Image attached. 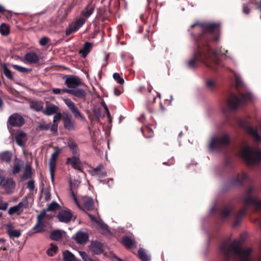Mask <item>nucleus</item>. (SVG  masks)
Wrapping results in <instances>:
<instances>
[{
  "label": "nucleus",
  "instance_id": "1",
  "mask_svg": "<svg viewBox=\"0 0 261 261\" xmlns=\"http://www.w3.org/2000/svg\"><path fill=\"white\" fill-rule=\"evenodd\" d=\"M197 27L198 31H201L202 33L200 35L199 38L201 41H202L203 48L208 47V49H205L206 55L210 54L207 59L211 67L213 68V64L218 65L219 63V55H224L227 50H222L217 48L215 50L212 51L210 46V38H212L213 41H217L219 36L220 24L216 23L203 22L196 23L191 25V28Z\"/></svg>",
  "mask_w": 261,
  "mask_h": 261
},
{
  "label": "nucleus",
  "instance_id": "2",
  "mask_svg": "<svg viewBox=\"0 0 261 261\" xmlns=\"http://www.w3.org/2000/svg\"><path fill=\"white\" fill-rule=\"evenodd\" d=\"M241 241L235 240L230 244L225 242L221 246V250L227 258H234L237 261H250L252 250L251 248H242Z\"/></svg>",
  "mask_w": 261,
  "mask_h": 261
},
{
  "label": "nucleus",
  "instance_id": "3",
  "mask_svg": "<svg viewBox=\"0 0 261 261\" xmlns=\"http://www.w3.org/2000/svg\"><path fill=\"white\" fill-rule=\"evenodd\" d=\"M240 155L249 165L261 163V150L258 148L246 146L241 149Z\"/></svg>",
  "mask_w": 261,
  "mask_h": 261
},
{
  "label": "nucleus",
  "instance_id": "4",
  "mask_svg": "<svg viewBox=\"0 0 261 261\" xmlns=\"http://www.w3.org/2000/svg\"><path fill=\"white\" fill-rule=\"evenodd\" d=\"M208 47H205L203 48L202 41H201L199 37L197 41V49L194 53L193 58L189 60L188 63V66L190 68H194L196 67V62L199 61L204 63L206 66L211 68L208 60V57L210 54L206 55L205 49H208Z\"/></svg>",
  "mask_w": 261,
  "mask_h": 261
},
{
  "label": "nucleus",
  "instance_id": "5",
  "mask_svg": "<svg viewBox=\"0 0 261 261\" xmlns=\"http://www.w3.org/2000/svg\"><path fill=\"white\" fill-rule=\"evenodd\" d=\"M252 99V94L249 92L245 94H241L239 96L232 94L228 98L227 104L230 110L234 111L251 100Z\"/></svg>",
  "mask_w": 261,
  "mask_h": 261
},
{
  "label": "nucleus",
  "instance_id": "6",
  "mask_svg": "<svg viewBox=\"0 0 261 261\" xmlns=\"http://www.w3.org/2000/svg\"><path fill=\"white\" fill-rule=\"evenodd\" d=\"M229 143V138L227 134H223L219 137H212L209 147L212 150H221L225 147Z\"/></svg>",
  "mask_w": 261,
  "mask_h": 261
},
{
  "label": "nucleus",
  "instance_id": "7",
  "mask_svg": "<svg viewBox=\"0 0 261 261\" xmlns=\"http://www.w3.org/2000/svg\"><path fill=\"white\" fill-rule=\"evenodd\" d=\"M64 103L70 109L75 118L82 121H86V118L82 115L79 109L76 107L75 103L70 99L65 98L63 99Z\"/></svg>",
  "mask_w": 261,
  "mask_h": 261
},
{
  "label": "nucleus",
  "instance_id": "8",
  "mask_svg": "<svg viewBox=\"0 0 261 261\" xmlns=\"http://www.w3.org/2000/svg\"><path fill=\"white\" fill-rule=\"evenodd\" d=\"M25 120L23 117L18 113H14L10 115L7 121L8 127H19L24 123Z\"/></svg>",
  "mask_w": 261,
  "mask_h": 261
},
{
  "label": "nucleus",
  "instance_id": "9",
  "mask_svg": "<svg viewBox=\"0 0 261 261\" xmlns=\"http://www.w3.org/2000/svg\"><path fill=\"white\" fill-rule=\"evenodd\" d=\"M15 186V182L12 178H5L0 174V187L5 189L7 193H12Z\"/></svg>",
  "mask_w": 261,
  "mask_h": 261
},
{
  "label": "nucleus",
  "instance_id": "10",
  "mask_svg": "<svg viewBox=\"0 0 261 261\" xmlns=\"http://www.w3.org/2000/svg\"><path fill=\"white\" fill-rule=\"evenodd\" d=\"M65 84L68 88V89H74L82 85L80 79L74 75H67L66 77Z\"/></svg>",
  "mask_w": 261,
  "mask_h": 261
},
{
  "label": "nucleus",
  "instance_id": "11",
  "mask_svg": "<svg viewBox=\"0 0 261 261\" xmlns=\"http://www.w3.org/2000/svg\"><path fill=\"white\" fill-rule=\"evenodd\" d=\"M29 207V203L27 197L23 198L21 201L18 204L11 207L8 211L9 215H13L20 211H22L23 208H27Z\"/></svg>",
  "mask_w": 261,
  "mask_h": 261
},
{
  "label": "nucleus",
  "instance_id": "12",
  "mask_svg": "<svg viewBox=\"0 0 261 261\" xmlns=\"http://www.w3.org/2000/svg\"><path fill=\"white\" fill-rule=\"evenodd\" d=\"M64 128L68 130H74L76 127V123L71 115H67L63 118Z\"/></svg>",
  "mask_w": 261,
  "mask_h": 261
},
{
  "label": "nucleus",
  "instance_id": "13",
  "mask_svg": "<svg viewBox=\"0 0 261 261\" xmlns=\"http://www.w3.org/2000/svg\"><path fill=\"white\" fill-rule=\"evenodd\" d=\"M244 202L247 206H253L255 211L261 210V200L248 196L244 199Z\"/></svg>",
  "mask_w": 261,
  "mask_h": 261
},
{
  "label": "nucleus",
  "instance_id": "14",
  "mask_svg": "<svg viewBox=\"0 0 261 261\" xmlns=\"http://www.w3.org/2000/svg\"><path fill=\"white\" fill-rule=\"evenodd\" d=\"M66 164L70 165L72 168L81 171L82 167L80 161L79 156H73L71 158H68L66 161Z\"/></svg>",
  "mask_w": 261,
  "mask_h": 261
},
{
  "label": "nucleus",
  "instance_id": "15",
  "mask_svg": "<svg viewBox=\"0 0 261 261\" xmlns=\"http://www.w3.org/2000/svg\"><path fill=\"white\" fill-rule=\"evenodd\" d=\"M63 91L79 98H85L86 96V93L83 89H77L76 88L74 89H63Z\"/></svg>",
  "mask_w": 261,
  "mask_h": 261
},
{
  "label": "nucleus",
  "instance_id": "16",
  "mask_svg": "<svg viewBox=\"0 0 261 261\" xmlns=\"http://www.w3.org/2000/svg\"><path fill=\"white\" fill-rule=\"evenodd\" d=\"M59 107L47 102L45 109L43 108V114L47 116H50L55 114L59 111Z\"/></svg>",
  "mask_w": 261,
  "mask_h": 261
},
{
  "label": "nucleus",
  "instance_id": "17",
  "mask_svg": "<svg viewBox=\"0 0 261 261\" xmlns=\"http://www.w3.org/2000/svg\"><path fill=\"white\" fill-rule=\"evenodd\" d=\"M72 216L71 212L69 210L62 211L58 215L59 221L64 223L69 222L71 219Z\"/></svg>",
  "mask_w": 261,
  "mask_h": 261
},
{
  "label": "nucleus",
  "instance_id": "18",
  "mask_svg": "<svg viewBox=\"0 0 261 261\" xmlns=\"http://www.w3.org/2000/svg\"><path fill=\"white\" fill-rule=\"evenodd\" d=\"M88 236L86 232L78 231L74 237V239L77 244H85L88 240Z\"/></svg>",
  "mask_w": 261,
  "mask_h": 261
},
{
  "label": "nucleus",
  "instance_id": "19",
  "mask_svg": "<svg viewBox=\"0 0 261 261\" xmlns=\"http://www.w3.org/2000/svg\"><path fill=\"white\" fill-rule=\"evenodd\" d=\"M90 249L94 254H100L103 251V244L98 242H92L90 246Z\"/></svg>",
  "mask_w": 261,
  "mask_h": 261
},
{
  "label": "nucleus",
  "instance_id": "20",
  "mask_svg": "<svg viewBox=\"0 0 261 261\" xmlns=\"http://www.w3.org/2000/svg\"><path fill=\"white\" fill-rule=\"evenodd\" d=\"M7 231L9 236L11 238H18L21 235V231L15 229L12 224L7 225Z\"/></svg>",
  "mask_w": 261,
  "mask_h": 261
},
{
  "label": "nucleus",
  "instance_id": "21",
  "mask_svg": "<svg viewBox=\"0 0 261 261\" xmlns=\"http://www.w3.org/2000/svg\"><path fill=\"white\" fill-rule=\"evenodd\" d=\"M30 108L37 112H42L44 108V102L42 101L34 100L30 102Z\"/></svg>",
  "mask_w": 261,
  "mask_h": 261
},
{
  "label": "nucleus",
  "instance_id": "22",
  "mask_svg": "<svg viewBox=\"0 0 261 261\" xmlns=\"http://www.w3.org/2000/svg\"><path fill=\"white\" fill-rule=\"evenodd\" d=\"M16 143L20 146H23L26 140V134L22 131H19L15 136Z\"/></svg>",
  "mask_w": 261,
  "mask_h": 261
},
{
  "label": "nucleus",
  "instance_id": "23",
  "mask_svg": "<svg viewBox=\"0 0 261 261\" xmlns=\"http://www.w3.org/2000/svg\"><path fill=\"white\" fill-rule=\"evenodd\" d=\"M27 61L30 63H37L39 61L37 55L35 53H29L24 57Z\"/></svg>",
  "mask_w": 261,
  "mask_h": 261
},
{
  "label": "nucleus",
  "instance_id": "24",
  "mask_svg": "<svg viewBox=\"0 0 261 261\" xmlns=\"http://www.w3.org/2000/svg\"><path fill=\"white\" fill-rule=\"evenodd\" d=\"M68 146L72 151L73 156H79V148L75 143L72 141H69L68 142Z\"/></svg>",
  "mask_w": 261,
  "mask_h": 261
},
{
  "label": "nucleus",
  "instance_id": "25",
  "mask_svg": "<svg viewBox=\"0 0 261 261\" xmlns=\"http://www.w3.org/2000/svg\"><path fill=\"white\" fill-rule=\"evenodd\" d=\"M64 261H81L76 258L74 255L68 251H65L63 254Z\"/></svg>",
  "mask_w": 261,
  "mask_h": 261
},
{
  "label": "nucleus",
  "instance_id": "26",
  "mask_svg": "<svg viewBox=\"0 0 261 261\" xmlns=\"http://www.w3.org/2000/svg\"><path fill=\"white\" fill-rule=\"evenodd\" d=\"M92 44L90 42H86L84 45L83 48L80 50V52L82 54V57H85L90 51L92 48Z\"/></svg>",
  "mask_w": 261,
  "mask_h": 261
},
{
  "label": "nucleus",
  "instance_id": "27",
  "mask_svg": "<svg viewBox=\"0 0 261 261\" xmlns=\"http://www.w3.org/2000/svg\"><path fill=\"white\" fill-rule=\"evenodd\" d=\"M96 223L98 224V229L101 231L102 233H106L110 232L108 226L106 224L101 220L99 221H96Z\"/></svg>",
  "mask_w": 261,
  "mask_h": 261
},
{
  "label": "nucleus",
  "instance_id": "28",
  "mask_svg": "<svg viewBox=\"0 0 261 261\" xmlns=\"http://www.w3.org/2000/svg\"><path fill=\"white\" fill-rule=\"evenodd\" d=\"M83 202L84 207L88 210L92 208L94 204L93 199L89 197H84L83 199Z\"/></svg>",
  "mask_w": 261,
  "mask_h": 261
},
{
  "label": "nucleus",
  "instance_id": "29",
  "mask_svg": "<svg viewBox=\"0 0 261 261\" xmlns=\"http://www.w3.org/2000/svg\"><path fill=\"white\" fill-rule=\"evenodd\" d=\"M46 214L45 211H43L37 216V221L35 225V228L37 227L39 225L45 227V223L44 221V218L46 217Z\"/></svg>",
  "mask_w": 261,
  "mask_h": 261
},
{
  "label": "nucleus",
  "instance_id": "30",
  "mask_svg": "<svg viewBox=\"0 0 261 261\" xmlns=\"http://www.w3.org/2000/svg\"><path fill=\"white\" fill-rule=\"evenodd\" d=\"M247 132L248 134L252 135L254 137L255 141L261 142V136H260L257 134V130L256 129L249 127L247 128Z\"/></svg>",
  "mask_w": 261,
  "mask_h": 261
},
{
  "label": "nucleus",
  "instance_id": "31",
  "mask_svg": "<svg viewBox=\"0 0 261 261\" xmlns=\"http://www.w3.org/2000/svg\"><path fill=\"white\" fill-rule=\"evenodd\" d=\"M94 10V7L93 6H88L82 11V15L87 18L92 14Z\"/></svg>",
  "mask_w": 261,
  "mask_h": 261
},
{
  "label": "nucleus",
  "instance_id": "32",
  "mask_svg": "<svg viewBox=\"0 0 261 261\" xmlns=\"http://www.w3.org/2000/svg\"><path fill=\"white\" fill-rule=\"evenodd\" d=\"M50 237L53 240L58 241L62 237V232L59 230H54L50 233Z\"/></svg>",
  "mask_w": 261,
  "mask_h": 261
},
{
  "label": "nucleus",
  "instance_id": "33",
  "mask_svg": "<svg viewBox=\"0 0 261 261\" xmlns=\"http://www.w3.org/2000/svg\"><path fill=\"white\" fill-rule=\"evenodd\" d=\"M11 154L8 151H4L0 153V159L3 161L9 162L11 160Z\"/></svg>",
  "mask_w": 261,
  "mask_h": 261
},
{
  "label": "nucleus",
  "instance_id": "34",
  "mask_svg": "<svg viewBox=\"0 0 261 261\" xmlns=\"http://www.w3.org/2000/svg\"><path fill=\"white\" fill-rule=\"evenodd\" d=\"M122 242L123 244L127 248H131L135 242L133 240L127 237H124Z\"/></svg>",
  "mask_w": 261,
  "mask_h": 261
},
{
  "label": "nucleus",
  "instance_id": "35",
  "mask_svg": "<svg viewBox=\"0 0 261 261\" xmlns=\"http://www.w3.org/2000/svg\"><path fill=\"white\" fill-rule=\"evenodd\" d=\"M247 178V175L245 173H242L241 174L238 175L236 180L233 181V184L234 185L242 184L244 180Z\"/></svg>",
  "mask_w": 261,
  "mask_h": 261
},
{
  "label": "nucleus",
  "instance_id": "36",
  "mask_svg": "<svg viewBox=\"0 0 261 261\" xmlns=\"http://www.w3.org/2000/svg\"><path fill=\"white\" fill-rule=\"evenodd\" d=\"M138 254L140 259L143 261H149L150 260L149 256L143 248H140L138 250Z\"/></svg>",
  "mask_w": 261,
  "mask_h": 261
},
{
  "label": "nucleus",
  "instance_id": "37",
  "mask_svg": "<svg viewBox=\"0 0 261 261\" xmlns=\"http://www.w3.org/2000/svg\"><path fill=\"white\" fill-rule=\"evenodd\" d=\"M49 170L52 180H54V172L56 166V160L50 159L49 162Z\"/></svg>",
  "mask_w": 261,
  "mask_h": 261
},
{
  "label": "nucleus",
  "instance_id": "38",
  "mask_svg": "<svg viewBox=\"0 0 261 261\" xmlns=\"http://www.w3.org/2000/svg\"><path fill=\"white\" fill-rule=\"evenodd\" d=\"M3 70V73L9 79H13V76L11 70L8 69L7 66L5 64H3L2 65Z\"/></svg>",
  "mask_w": 261,
  "mask_h": 261
},
{
  "label": "nucleus",
  "instance_id": "39",
  "mask_svg": "<svg viewBox=\"0 0 261 261\" xmlns=\"http://www.w3.org/2000/svg\"><path fill=\"white\" fill-rule=\"evenodd\" d=\"M32 175V170L29 165H27L25 167L24 171L23 172L22 175V178L23 179H26L28 178H30Z\"/></svg>",
  "mask_w": 261,
  "mask_h": 261
},
{
  "label": "nucleus",
  "instance_id": "40",
  "mask_svg": "<svg viewBox=\"0 0 261 261\" xmlns=\"http://www.w3.org/2000/svg\"><path fill=\"white\" fill-rule=\"evenodd\" d=\"M78 30L79 29L76 28L74 23L71 24L66 30V35L67 36H69L72 33L75 32Z\"/></svg>",
  "mask_w": 261,
  "mask_h": 261
},
{
  "label": "nucleus",
  "instance_id": "41",
  "mask_svg": "<svg viewBox=\"0 0 261 261\" xmlns=\"http://www.w3.org/2000/svg\"><path fill=\"white\" fill-rule=\"evenodd\" d=\"M142 132L143 135L146 138H150L153 135L152 130H151L148 127H145L143 128H142Z\"/></svg>",
  "mask_w": 261,
  "mask_h": 261
},
{
  "label": "nucleus",
  "instance_id": "42",
  "mask_svg": "<svg viewBox=\"0 0 261 261\" xmlns=\"http://www.w3.org/2000/svg\"><path fill=\"white\" fill-rule=\"evenodd\" d=\"M0 33L4 36L9 34V29L6 24L3 23L0 25Z\"/></svg>",
  "mask_w": 261,
  "mask_h": 261
},
{
  "label": "nucleus",
  "instance_id": "43",
  "mask_svg": "<svg viewBox=\"0 0 261 261\" xmlns=\"http://www.w3.org/2000/svg\"><path fill=\"white\" fill-rule=\"evenodd\" d=\"M57 249V246L51 244L50 247L47 250L46 253L48 256H52L56 253Z\"/></svg>",
  "mask_w": 261,
  "mask_h": 261
},
{
  "label": "nucleus",
  "instance_id": "44",
  "mask_svg": "<svg viewBox=\"0 0 261 261\" xmlns=\"http://www.w3.org/2000/svg\"><path fill=\"white\" fill-rule=\"evenodd\" d=\"M13 67L15 70L22 73L30 72L32 70L31 69L27 68L17 65H13Z\"/></svg>",
  "mask_w": 261,
  "mask_h": 261
},
{
  "label": "nucleus",
  "instance_id": "45",
  "mask_svg": "<svg viewBox=\"0 0 261 261\" xmlns=\"http://www.w3.org/2000/svg\"><path fill=\"white\" fill-rule=\"evenodd\" d=\"M234 75L236 77V88L238 89L243 86V83L238 74L234 73Z\"/></svg>",
  "mask_w": 261,
  "mask_h": 261
},
{
  "label": "nucleus",
  "instance_id": "46",
  "mask_svg": "<svg viewBox=\"0 0 261 261\" xmlns=\"http://www.w3.org/2000/svg\"><path fill=\"white\" fill-rule=\"evenodd\" d=\"M231 211V208L229 206L225 207L221 212V216L222 218L225 219L228 217Z\"/></svg>",
  "mask_w": 261,
  "mask_h": 261
},
{
  "label": "nucleus",
  "instance_id": "47",
  "mask_svg": "<svg viewBox=\"0 0 261 261\" xmlns=\"http://www.w3.org/2000/svg\"><path fill=\"white\" fill-rule=\"evenodd\" d=\"M113 78L116 80L118 83L120 85H123L124 83V80L121 78L118 73H114L113 75Z\"/></svg>",
  "mask_w": 261,
  "mask_h": 261
},
{
  "label": "nucleus",
  "instance_id": "48",
  "mask_svg": "<svg viewBox=\"0 0 261 261\" xmlns=\"http://www.w3.org/2000/svg\"><path fill=\"white\" fill-rule=\"evenodd\" d=\"M42 196L44 198L46 201H48L50 199L51 194L49 190H45L42 191Z\"/></svg>",
  "mask_w": 261,
  "mask_h": 261
},
{
  "label": "nucleus",
  "instance_id": "49",
  "mask_svg": "<svg viewBox=\"0 0 261 261\" xmlns=\"http://www.w3.org/2000/svg\"><path fill=\"white\" fill-rule=\"evenodd\" d=\"M59 207V205L56 202H52L49 204L47 208V211H55L57 210Z\"/></svg>",
  "mask_w": 261,
  "mask_h": 261
},
{
  "label": "nucleus",
  "instance_id": "50",
  "mask_svg": "<svg viewBox=\"0 0 261 261\" xmlns=\"http://www.w3.org/2000/svg\"><path fill=\"white\" fill-rule=\"evenodd\" d=\"M206 85V87L211 90H214L216 86V82L212 80L207 81Z\"/></svg>",
  "mask_w": 261,
  "mask_h": 261
},
{
  "label": "nucleus",
  "instance_id": "51",
  "mask_svg": "<svg viewBox=\"0 0 261 261\" xmlns=\"http://www.w3.org/2000/svg\"><path fill=\"white\" fill-rule=\"evenodd\" d=\"M80 255L84 261H91L87 253L85 251H80L79 252Z\"/></svg>",
  "mask_w": 261,
  "mask_h": 261
},
{
  "label": "nucleus",
  "instance_id": "52",
  "mask_svg": "<svg viewBox=\"0 0 261 261\" xmlns=\"http://www.w3.org/2000/svg\"><path fill=\"white\" fill-rule=\"evenodd\" d=\"M85 22V19L84 18H81L77 19L76 22L74 23L76 28L79 29Z\"/></svg>",
  "mask_w": 261,
  "mask_h": 261
},
{
  "label": "nucleus",
  "instance_id": "53",
  "mask_svg": "<svg viewBox=\"0 0 261 261\" xmlns=\"http://www.w3.org/2000/svg\"><path fill=\"white\" fill-rule=\"evenodd\" d=\"M55 116L53 118V122L56 124L59 123V122L60 121L62 117V115L61 113L57 112L55 114Z\"/></svg>",
  "mask_w": 261,
  "mask_h": 261
},
{
  "label": "nucleus",
  "instance_id": "54",
  "mask_svg": "<svg viewBox=\"0 0 261 261\" xmlns=\"http://www.w3.org/2000/svg\"><path fill=\"white\" fill-rule=\"evenodd\" d=\"M50 41V39L47 37H43L40 39L39 43L42 46L46 45Z\"/></svg>",
  "mask_w": 261,
  "mask_h": 261
},
{
  "label": "nucleus",
  "instance_id": "55",
  "mask_svg": "<svg viewBox=\"0 0 261 261\" xmlns=\"http://www.w3.org/2000/svg\"><path fill=\"white\" fill-rule=\"evenodd\" d=\"M20 165L18 163H15L13 168V174H16L18 173L20 170Z\"/></svg>",
  "mask_w": 261,
  "mask_h": 261
},
{
  "label": "nucleus",
  "instance_id": "56",
  "mask_svg": "<svg viewBox=\"0 0 261 261\" xmlns=\"http://www.w3.org/2000/svg\"><path fill=\"white\" fill-rule=\"evenodd\" d=\"M8 202L0 200V210L6 211L8 208Z\"/></svg>",
  "mask_w": 261,
  "mask_h": 261
},
{
  "label": "nucleus",
  "instance_id": "57",
  "mask_svg": "<svg viewBox=\"0 0 261 261\" xmlns=\"http://www.w3.org/2000/svg\"><path fill=\"white\" fill-rule=\"evenodd\" d=\"M50 128L49 124L46 123H42L38 125V129L39 130H48Z\"/></svg>",
  "mask_w": 261,
  "mask_h": 261
},
{
  "label": "nucleus",
  "instance_id": "58",
  "mask_svg": "<svg viewBox=\"0 0 261 261\" xmlns=\"http://www.w3.org/2000/svg\"><path fill=\"white\" fill-rule=\"evenodd\" d=\"M44 228L45 227H44L43 226H41L40 225H39V226L35 228V225L34 226V227L33 228V229L35 230L36 232H37V233H39V232H42L43 231H44Z\"/></svg>",
  "mask_w": 261,
  "mask_h": 261
},
{
  "label": "nucleus",
  "instance_id": "59",
  "mask_svg": "<svg viewBox=\"0 0 261 261\" xmlns=\"http://www.w3.org/2000/svg\"><path fill=\"white\" fill-rule=\"evenodd\" d=\"M71 195H72V197L75 202V203L76 204V205H77V206L80 208V209H83L81 206V205L80 204L75 195H74V193L73 191H71Z\"/></svg>",
  "mask_w": 261,
  "mask_h": 261
},
{
  "label": "nucleus",
  "instance_id": "60",
  "mask_svg": "<svg viewBox=\"0 0 261 261\" xmlns=\"http://www.w3.org/2000/svg\"><path fill=\"white\" fill-rule=\"evenodd\" d=\"M60 151H61V149H58L57 150H56L55 151H54L53 153V154H51L50 159L56 160L59 155V154Z\"/></svg>",
  "mask_w": 261,
  "mask_h": 261
},
{
  "label": "nucleus",
  "instance_id": "61",
  "mask_svg": "<svg viewBox=\"0 0 261 261\" xmlns=\"http://www.w3.org/2000/svg\"><path fill=\"white\" fill-rule=\"evenodd\" d=\"M102 105L103 106V107L105 109L107 116L108 118L109 119V120L111 121V117L110 113L109 112L108 108L105 102H103V103H102Z\"/></svg>",
  "mask_w": 261,
  "mask_h": 261
},
{
  "label": "nucleus",
  "instance_id": "62",
  "mask_svg": "<svg viewBox=\"0 0 261 261\" xmlns=\"http://www.w3.org/2000/svg\"><path fill=\"white\" fill-rule=\"evenodd\" d=\"M246 213V210L245 209H242L240 212H239L237 215H236V218L237 219H240L241 217H242Z\"/></svg>",
  "mask_w": 261,
  "mask_h": 261
},
{
  "label": "nucleus",
  "instance_id": "63",
  "mask_svg": "<svg viewBox=\"0 0 261 261\" xmlns=\"http://www.w3.org/2000/svg\"><path fill=\"white\" fill-rule=\"evenodd\" d=\"M28 188H29L31 190H33L35 188V184L33 180H30L28 182L27 185Z\"/></svg>",
  "mask_w": 261,
  "mask_h": 261
},
{
  "label": "nucleus",
  "instance_id": "64",
  "mask_svg": "<svg viewBox=\"0 0 261 261\" xmlns=\"http://www.w3.org/2000/svg\"><path fill=\"white\" fill-rule=\"evenodd\" d=\"M53 93L55 94H59L61 93H64V92L63 91V89H61L59 88H55L53 89Z\"/></svg>",
  "mask_w": 261,
  "mask_h": 261
}]
</instances>
